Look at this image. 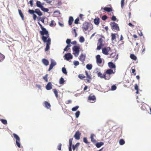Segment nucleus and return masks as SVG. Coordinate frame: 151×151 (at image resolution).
<instances>
[{"label": "nucleus", "mask_w": 151, "mask_h": 151, "mask_svg": "<svg viewBox=\"0 0 151 151\" xmlns=\"http://www.w3.org/2000/svg\"><path fill=\"white\" fill-rule=\"evenodd\" d=\"M42 31H40L41 35H42V39L43 42H46V47L45 49L46 51H48L50 49V46L51 44V39L49 37L48 32L45 28L42 29Z\"/></svg>", "instance_id": "obj_1"}, {"label": "nucleus", "mask_w": 151, "mask_h": 151, "mask_svg": "<svg viewBox=\"0 0 151 151\" xmlns=\"http://www.w3.org/2000/svg\"><path fill=\"white\" fill-rule=\"evenodd\" d=\"M104 42L102 38H99L98 40L97 47L96 48L97 50H99L104 45Z\"/></svg>", "instance_id": "obj_2"}, {"label": "nucleus", "mask_w": 151, "mask_h": 151, "mask_svg": "<svg viewBox=\"0 0 151 151\" xmlns=\"http://www.w3.org/2000/svg\"><path fill=\"white\" fill-rule=\"evenodd\" d=\"M89 27L91 28V29H92V25L91 24L87 22H85L83 23L82 26V29L83 31H86L87 30Z\"/></svg>", "instance_id": "obj_3"}, {"label": "nucleus", "mask_w": 151, "mask_h": 151, "mask_svg": "<svg viewBox=\"0 0 151 151\" xmlns=\"http://www.w3.org/2000/svg\"><path fill=\"white\" fill-rule=\"evenodd\" d=\"M80 47L79 46H74L73 47V54L76 57H77L79 53Z\"/></svg>", "instance_id": "obj_4"}, {"label": "nucleus", "mask_w": 151, "mask_h": 151, "mask_svg": "<svg viewBox=\"0 0 151 151\" xmlns=\"http://www.w3.org/2000/svg\"><path fill=\"white\" fill-rule=\"evenodd\" d=\"M110 25L112 30L117 31L119 30V28L118 25L115 22H111L110 23Z\"/></svg>", "instance_id": "obj_5"}, {"label": "nucleus", "mask_w": 151, "mask_h": 151, "mask_svg": "<svg viewBox=\"0 0 151 151\" xmlns=\"http://www.w3.org/2000/svg\"><path fill=\"white\" fill-rule=\"evenodd\" d=\"M13 135L14 137L16 139V143L17 147L19 148L21 147V145L20 143V138L18 135L15 133H13Z\"/></svg>", "instance_id": "obj_6"}, {"label": "nucleus", "mask_w": 151, "mask_h": 151, "mask_svg": "<svg viewBox=\"0 0 151 151\" xmlns=\"http://www.w3.org/2000/svg\"><path fill=\"white\" fill-rule=\"evenodd\" d=\"M111 50V48L109 47H104L102 49V52L104 54L107 55L109 52Z\"/></svg>", "instance_id": "obj_7"}, {"label": "nucleus", "mask_w": 151, "mask_h": 151, "mask_svg": "<svg viewBox=\"0 0 151 151\" xmlns=\"http://www.w3.org/2000/svg\"><path fill=\"white\" fill-rule=\"evenodd\" d=\"M96 62L97 64L99 65L101 64L102 63V60L101 58V56L100 55H97L96 57Z\"/></svg>", "instance_id": "obj_8"}, {"label": "nucleus", "mask_w": 151, "mask_h": 151, "mask_svg": "<svg viewBox=\"0 0 151 151\" xmlns=\"http://www.w3.org/2000/svg\"><path fill=\"white\" fill-rule=\"evenodd\" d=\"M88 100L91 102H94L96 100V98L95 96L91 94L88 97Z\"/></svg>", "instance_id": "obj_9"}, {"label": "nucleus", "mask_w": 151, "mask_h": 151, "mask_svg": "<svg viewBox=\"0 0 151 151\" xmlns=\"http://www.w3.org/2000/svg\"><path fill=\"white\" fill-rule=\"evenodd\" d=\"M85 73L86 76L87 78V82H86V83H90L91 82V80L92 79L91 75V74H89L87 71H85Z\"/></svg>", "instance_id": "obj_10"}, {"label": "nucleus", "mask_w": 151, "mask_h": 151, "mask_svg": "<svg viewBox=\"0 0 151 151\" xmlns=\"http://www.w3.org/2000/svg\"><path fill=\"white\" fill-rule=\"evenodd\" d=\"M56 63L53 60H51V63L50 65L49 68L48 70V71H50L53 68V67L56 65Z\"/></svg>", "instance_id": "obj_11"}, {"label": "nucleus", "mask_w": 151, "mask_h": 151, "mask_svg": "<svg viewBox=\"0 0 151 151\" xmlns=\"http://www.w3.org/2000/svg\"><path fill=\"white\" fill-rule=\"evenodd\" d=\"M118 55H116L115 52H113L111 53L110 55V58H114V59L113 60L114 61H116L118 59Z\"/></svg>", "instance_id": "obj_12"}, {"label": "nucleus", "mask_w": 151, "mask_h": 151, "mask_svg": "<svg viewBox=\"0 0 151 151\" xmlns=\"http://www.w3.org/2000/svg\"><path fill=\"white\" fill-rule=\"evenodd\" d=\"M65 58L67 60L72 59L73 56L70 53L66 54L64 55Z\"/></svg>", "instance_id": "obj_13"}, {"label": "nucleus", "mask_w": 151, "mask_h": 151, "mask_svg": "<svg viewBox=\"0 0 151 151\" xmlns=\"http://www.w3.org/2000/svg\"><path fill=\"white\" fill-rule=\"evenodd\" d=\"M81 133L79 131H77L76 133L74 135V137L77 140H79L80 139V136L81 135Z\"/></svg>", "instance_id": "obj_14"}, {"label": "nucleus", "mask_w": 151, "mask_h": 151, "mask_svg": "<svg viewBox=\"0 0 151 151\" xmlns=\"http://www.w3.org/2000/svg\"><path fill=\"white\" fill-rule=\"evenodd\" d=\"M85 58L86 56L84 55L83 54H81L78 58L83 63L85 60Z\"/></svg>", "instance_id": "obj_15"}, {"label": "nucleus", "mask_w": 151, "mask_h": 151, "mask_svg": "<svg viewBox=\"0 0 151 151\" xmlns=\"http://www.w3.org/2000/svg\"><path fill=\"white\" fill-rule=\"evenodd\" d=\"M108 65L110 68H116L115 65L111 62L108 63Z\"/></svg>", "instance_id": "obj_16"}, {"label": "nucleus", "mask_w": 151, "mask_h": 151, "mask_svg": "<svg viewBox=\"0 0 151 151\" xmlns=\"http://www.w3.org/2000/svg\"><path fill=\"white\" fill-rule=\"evenodd\" d=\"M94 137H96L95 135L93 134H91L90 138L91 139V141L93 143H96V139L94 138Z\"/></svg>", "instance_id": "obj_17"}, {"label": "nucleus", "mask_w": 151, "mask_h": 151, "mask_svg": "<svg viewBox=\"0 0 151 151\" xmlns=\"http://www.w3.org/2000/svg\"><path fill=\"white\" fill-rule=\"evenodd\" d=\"M44 106L47 109H49L51 107L50 104L47 101H45L44 102Z\"/></svg>", "instance_id": "obj_18"}, {"label": "nucleus", "mask_w": 151, "mask_h": 151, "mask_svg": "<svg viewBox=\"0 0 151 151\" xmlns=\"http://www.w3.org/2000/svg\"><path fill=\"white\" fill-rule=\"evenodd\" d=\"M46 88L47 90H50L52 88V85L51 82H49L46 85Z\"/></svg>", "instance_id": "obj_19"}, {"label": "nucleus", "mask_w": 151, "mask_h": 151, "mask_svg": "<svg viewBox=\"0 0 151 151\" xmlns=\"http://www.w3.org/2000/svg\"><path fill=\"white\" fill-rule=\"evenodd\" d=\"M93 22L94 24L96 25H98L100 23V19L99 17L96 18L94 20Z\"/></svg>", "instance_id": "obj_20"}, {"label": "nucleus", "mask_w": 151, "mask_h": 151, "mask_svg": "<svg viewBox=\"0 0 151 151\" xmlns=\"http://www.w3.org/2000/svg\"><path fill=\"white\" fill-rule=\"evenodd\" d=\"M111 76L107 74L105 72L104 73V78L106 80H109L110 79Z\"/></svg>", "instance_id": "obj_21"}, {"label": "nucleus", "mask_w": 151, "mask_h": 151, "mask_svg": "<svg viewBox=\"0 0 151 151\" xmlns=\"http://www.w3.org/2000/svg\"><path fill=\"white\" fill-rule=\"evenodd\" d=\"M73 19L72 17H70L69 18V20L68 21V24L69 25H72L73 22Z\"/></svg>", "instance_id": "obj_22"}, {"label": "nucleus", "mask_w": 151, "mask_h": 151, "mask_svg": "<svg viewBox=\"0 0 151 151\" xmlns=\"http://www.w3.org/2000/svg\"><path fill=\"white\" fill-rule=\"evenodd\" d=\"M73 138H70L69 139V151H72L71 146H72V142Z\"/></svg>", "instance_id": "obj_23"}, {"label": "nucleus", "mask_w": 151, "mask_h": 151, "mask_svg": "<svg viewBox=\"0 0 151 151\" xmlns=\"http://www.w3.org/2000/svg\"><path fill=\"white\" fill-rule=\"evenodd\" d=\"M35 12L39 16H40L42 15V13L40 11V10L38 9H35Z\"/></svg>", "instance_id": "obj_24"}, {"label": "nucleus", "mask_w": 151, "mask_h": 151, "mask_svg": "<svg viewBox=\"0 0 151 151\" xmlns=\"http://www.w3.org/2000/svg\"><path fill=\"white\" fill-rule=\"evenodd\" d=\"M105 73L107 74H109V75H111L114 73L113 71V70L111 69H109L107 70Z\"/></svg>", "instance_id": "obj_25"}, {"label": "nucleus", "mask_w": 151, "mask_h": 151, "mask_svg": "<svg viewBox=\"0 0 151 151\" xmlns=\"http://www.w3.org/2000/svg\"><path fill=\"white\" fill-rule=\"evenodd\" d=\"M42 62L46 66H47L49 64L48 61L45 59H43L42 60Z\"/></svg>", "instance_id": "obj_26"}, {"label": "nucleus", "mask_w": 151, "mask_h": 151, "mask_svg": "<svg viewBox=\"0 0 151 151\" xmlns=\"http://www.w3.org/2000/svg\"><path fill=\"white\" fill-rule=\"evenodd\" d=\"M36 6L38 7L41 8L43 6L41 2L39 1H37L36 2Z\"/></svg>", "instance_id": "obj_27"}, {"label": "nucleus", "mask_w": 151, "mask_h": 151, "mask_svg": "<svg viewBox=\"0 0 151 151\" xmlns=\"http://www.w3.org/2000/svg\"><path fill=\"white\" fill-rule=\"evenodd\" d=\"M104 143L103 142H97V143L95 145L97 147V148H99L101 146L103 145H104Z\"/></svg>", "instance_id": "obj_28"}, {"label": "nucleus", "mask_w": 151, "mask_h": 151, "mask_svg": "<svg viewBox=\"0 0 151 151\" xmlns=\"http://www.w3.org/2000/svg\"><path fill=\"white\" fill-rule=\"evenodd\" d=\"M104 9L105 11L108 12H111L112 11V8L105 7L104 8Z\"/></svg>", "instance_id": "obj_29"}, {"label": "nucleus", "mask_w": 151, "mask_h": 151, "mask_svg": "<svg viewBox=\"0 0 151 151\" xmlns=\"http://www.w3.org/2000/svg\"><path fill=\"white\" fill-rule=\"evenodd\" d=\"M80 145V143L79 142L77 143L75 145H72L73 149V151L76 148H78V147Z\"/></svg>", "instance_id": "obj_30"}, {"label": "nucleus", "mask_w": 151, "mask_h": 151, "mask_svg": "<svg viewBox=\"0 0 151 151\" xmlns=\"http://www.w3.org/2000/svg\"><path fill=\"white\" fill-rule=\"evenodd\" d=\"M130 58L131 59L134 60H136L137 59L136 56L133 54H131L130 55Z\"/></svg>", "instance_id": "obj_31"}, {"label": "nucleus", "mask_w": 151, "mask_h": 151, "mask_svg": "<svg viewBox=\"0 0 151 151\" xmlns=\"http://www.w3.org/2000/svg\"><path fill=\"white\" fill-rule=\"evenodd\" d=\"M18 12H19V14L20 15V16H21V17L22 19L23 20L24 19V16L23 13L22 12L21 10L20 9H19Z\"/></svg>", "instance_id": "obj_32"}, {"label": "nucleus", "mask_w": 151, "mask_h": 151, "mask_svg": "<svg viewBox=\"0 0 151 151\" xmlns=\"http://www.w3.org/2000/svg\"><path fill=\"white\" fill-rule=\"evenodd\" d=\"M5 57L4 55L0 53V62L3 61L5 58Z\"/></svg>", "instance_id": "obj_33"}, {"label": "nucleus", "mask_w": 151, "mask_h": 151, "mask_svg": "<svg viewBox=\"0 0 151 151\" xmlns=\"http://www.w3.org/2000/svg\"><path fill=\"white\" fill-rule=\"evenodd\" d=\"M0 121L3 124L6 125L7 123V121L6 120L3 119H0Z\"/></svg>", "instance_id": "obj_34"}, {"label": "nucleus", "mask_w": 151, "mask_h": 151, "mask_svg": "<svg viewBox=\"0 0 151 151\" xmlns=\"http://www.w3.org/2000/svg\"><path fill=\"white\" fill-rule=\"evenodd\" d=\"M78 77L80 79H82L86 78V76L83 74H80L78 75Z\"/></svg>", "instance_id": "obj_35"}, {"label": "nucleus", "mask_w": 151, "mask_h": 151, "mask_svg": "<svg viewBox=\"0 0 151 151\" xmlns=\"http://www.w3.org/2000/svg\"><path fill=\"white\" fill-rule=\"evenodd\" d=\"M53 92L55 96L57 98L58 97V92L57 89H53Z\"/></svg>", "instance_id": "obj_36"}, {"label": "nucleus", "mask_w": 151, "mask_h": 151, "mask_svg": "<svg viewBox=\"0 0 151 151\" xmlns=\"http://www.w3.org/2000/svg\"><path fill=\"white\" fill-rule=\"evenodd\" d=\"M86 67L88 69L90 70L92 68V65L91 64H88L86 65Z\"/></svg>", "instance_id": "obj_37"}, {"label": "nucleus", "mask_w": 151, "mask_h": 151, "mask_svg": "<svg viewBox=\"0 0 151 151\" xmlns=\"http://www.w3.org/2000/svg\"><path fill=\"white\" fill-rule=\"evenodd\" d=\"M71 46V45H67L64 49V50L65 51H67L70 49V47Z\"/></svg>", "instance_id": "obj_38"}, {"label": "nucleus", "mask_w": 151, "mask_h": 151, "mask_svg": "<svg viewBox=\"0 0 151 151\" xmlns=\"http://www.w3.org/2000/svg\"><path fill=\"white\" fill-rule=\"evenodd\" d=\"M125 143V141L122 139H121L119 141V143L121 145H123Z\"/></svg>", "instance_id": "obj_39"}, {"label": "nucleus", "mask_w": 151, "mask_h": 151, "mask_svg": "<svg viewBox=\"0 0 151 151\" xmlns=\"http://www.w3.org/2000/svg\"><path fill=\"white\" fill-rule=\"evenodd\" d=\"M65 82V81L63 78L62 77H61L59 83L61 84H63Z\"/></svg>", "instance_id": "obj_40"}, {"label": "nucleus", "mask_w": 151, "mask_h": 151, "mask_svg": "<svg viewBox=\"0 0 151 151\" xmlns=\"http://www.w3.org/2000/svg\"><path fill=\"white\" fill-rule=\"evenodd\" d=\"M98 76L101 78H104V74H102L101 72H99L98 73Z\"/></svg>", "instance_id": "obj_41"}, {"label": "nucleus", "mask_w": 151, "mask_h": 151, "mask_svg": "<svg viewBox=\"0 0 151 151\" xmlns=\"http://www.w3.org/2000/svg\"><path fill=\"white\" fill-rule=\"evenodd\" d=\"M62 72L65 75H67V72L66 69L65 68H62Z\"/></svg>", "instance_id": "obj_42"}, {"label": "nucleus", "mask_w": 151, "mask_h": 151, "mask_svg": "<svg viewBox=\"0 0 151 151\" xmlns=\"http://www.w3.org/2000/svg\"><path fill=\"white\" fill-rule=\"evenodd\" d=\"M48 75L47 74H46L44 76H43V79L46 82H47L48 81L47 79Z\"/></svg>", "instance_id": "obj_43"}, {"label": "nucleus", "mask_w": 151, "mask_h": 151, "mask_svg": "<svg viewBox=\"0 0 151 151\" xmlns=\"http://www.w3.org/2000/svg\"><path fill=\"white\" fill-rule=\"evenodd\" d=\"M133 67H132V68H131V70H132V73L133 74H134V76H135L136 74V73L135 72V71H136V70H135V69H134V68H133Z\"/></svg>", "instance_id": "obj_44"}, {"label": "nucleus", "mask_w": 151, "mask_h": 151, "mask_svg": "<svg viewBox=\"0 0 151 151\" xmlns=\"http://www.w3.org/2000/svg\"><path fill=\"white\" fill-rule=\"evenodd\" d=\"M111 40L112 41L115 40L116 38L115 35V34L112 33L111 34Z\"/></svg>", "instance_id": "obj_45"}, {"label": "nucleus", "mask_w": 151, "mask_h": 151, "mask_svg": "<svg viewBox=\"0 0 151 151\" xmlns=\"http://www.w3.org/2000/svg\"><path fill=\"white\" fill-rule=\"evenodd\" d=\"M41 9L44 12H47L49 11V9L46 8H44L43 6L41 8Z\"/></svg>", "instance_id": "obj_46"}, {"label": "nucleus", "mask_w": 151, "mask_h": 151, "mask_svg": "<svg viewBox=\"0 0 151 151\" xmlns=\"http://www.w3.org/2000/svg\"><path fill=\"white\" fill-rule=\"evenodd\" d=\"M85 41L84 38L83 37H81L79 39V41L81 42H83Z\"/></svg>", "instance_id": "obj_47"}, {"label": "nucleus", "mask_w": 151, "mask_h": 151, "mask_svg": "<svg viewBox=\"0 0 151 151\" xmlns=\"http://www.w3.org/2000/svg\"><path fill=\"white\" fill-rule=\"evenodd\" d=\"M125 0H122L121 1V7L122 8H123L124 5Z\"/></svg>", "instance_id": "obj_48"}, {"label": "nucleus", "mask_w": 151, "mask_h": 151, "mask_svg": "<svg viewBox=\"0 0 151 151\" xmlns=\"http://www.w3.org/2000/svg\"><path fill=\"white\" fill-rule=\"evenodd\" d=\"M78 108H79V106H75V107L73 108L72 109V110L73 111H75L77 110V109Z\"/></svg>", "instance_id": "obj_49"}, {"label": "nucleus", "mask_w": 151, "mask_h": 151, "mask_svg": "<svg viewBox=\"0 0 151 151\" xmlns=\"http://www.w3.org/2000/svg\"><path fill=\"white\" fill-rule=\"evenodd\" d=\"M83 142L87 144H89V142L88 141L86 137H84L83 138Z\"/></svg>", "instance_id": "obj_50"}, {"label": "nucleus", "mask_w": 151, "mask_h": 151, "mask_svg": "<svg viewBox=\"0 0 151 151\" xmlns=\"http://www.w3.org/2000/svg\"><path fill=\"white\" fill-rule=\"evenodd\" d=\"M28 12L29 14H33L35 12V10L34 11L33 10L29 9L28 10Z\"/></svg>", "instance_id": "obj_51"}, {"label": "nucleus", "mask_w": 151, "mask_h": 151, "mask_svg": "<svg viewBox=\"0 0 151 151\" xmlns=\"http://www.w3.org/2000/svg\"><path fill=\"white\" fill-rule=\"evenodd\" d=\"M80 114V112L79 111H77L75 113V115L76 118H78Z\"/></svg>", "instance_id": "obj_52"}, {"label": "nucleus", "mask_w": 151, "mask_h": 151, "mask_svg": "<svg viewBox=\"0 0 151 151\" xmlns=\"http://www.w3.org/2000/svg\"><path fill=\"white\" fill-rule=\"evenodd\" d=\"M61 146L62 144L61 143H60L58 145V146H57V148L58 150H61Z\"/></svg>", "instance_id": "obj_53"}, {"label": "nucleus", "mask_w": 151, "mask_h": 151, "mask_svg": "<svg viewBox=\"0 0 151 151\" xmlns=\"http://www.w3.org/2000/svg\"><path fill=\"white\" fill-rule=\"evenodd\" d=\"M66 43L68 45H71L70 43L71 42V40L70 39H68L66 41Z\"/></svg>", "instance_id": "obj_54"}, {"label": "nucleus", "mask_w": 151, "mask_h": 151, "mask_svg": "<svg viewBox=\"0 0 151 151\" xmlns=\"http://www.w3.org/2000/svg\"><path fill=\"white\" fill-rule=\"evenodd\" d=\"M73 63L75 65L77 66L79 65V62L75 60L73 61Z\"/></svg>", "instance_id": "obj_55"}, {"label": "nucleus", "mask_w": 151, "mask_h": 151, "mask_svg": "<svg viewBox=\"0 0 151 151\" xmlns=\"http://www.w3.org/2000/svg\"><path fill=\"white\" fill-rule=\"evenodd\" d=\"M116 88V86L114 85H113L111 86V90L112 91H114L115 90Z\"/></svg>", "instance_id": "obj_56"}, {"label": "nucleus", "mask_w": 151, "mask_h": 151, "mask_svg": "<svg viewBox=\"0 0 151 151\" xmlns=\"http://www.w3.org/2000/svg\"><path fill=\"white\" fill-rule=\"evenodd\" d=\"M103 20H105L107 19V17L105 15L103 16L101 18Z\"/></svg>", "instance_id": "obj_57"}, {"label": "nucleus", "mask_w": 151, "mask_h": 151, "mask_svg": "<svg viewBox=\"0 0 151 151\" xmlns=\"http://www.w3.org/2000/svg\"><path fill=\"white\" fill-rule=\"evenodd\" d=\"M79 19L78 18H77L74 21V23L75 24H78V22L79 21Z\"/></svg>", "instance_id": "obj_58"}, {"label": "nucleus", "mask_w": 151, "mask_h": 151, "mask_svg": "<svg viewBox=\"0 0 151 151\" xmlns=\"http://www.w3.org/2000/svg\"><path fill=\"white\" fill-rule=\"evenodd\" d=\"M142 52L143 54L145 52V46H144V45L143 46H142Z\"/></svg>", "instance_id": "obj_59"}, {"label": "nucleus", "mask_w": 151, "mask_h": 151, "mask_svg": "<svg viewBox=\"0 0 151 151\" xmlns=\"http://www.w3.org/2000/svg\"><path fill=\"white\" fill-rule=\"evenodd\" d=\"M111 19L113 21H115L116 20V17L114 16H112Z\"/></svg>", "instance_id": "obj_60"}, {"label": "nucleus", "mask_w": 151, "mask_h": 151, "mask_svg": "<svg viewBox=\"0 0 151 151\" xmlns=\"http://www.w3.org/2000/svg\"><path fill=\"white\" fill-rule=\"evenodd\" d=\"M55 22L53 20H52L51 22V23L50 24V26H53L54 25Z\"/></svg>", "instance_id": "obj_61"}, {"label": "nucleus", "mask_w": 151, "mask_h": 151, "mask_svg": "<svg viewBox=\"0 0 151 151\" xmlns=\"http://www.w3.org/2000/svg\"><path fill=\"white\" fill-rule=\"evenodd\" d=\"M134 89L136 90H139L138 86L136 84H135V85Z\"/></svg>", "instance_id": "obj_62"}, {"label": "nucleus", "mask_w": 151, "mask_h": 151, "mask_svg": "<svg viewBox=\"0 0 151 151\" xmlns=\"http://www.w3.org/2000/svg\"><path fill=\"white\" fill-rule=\"evenodd\" d=\"M29 3L30 4L31 6L32 7L33 6V1L32 0H31L29 1Z\"/></svg>", "instance_id": "obj_63"}, {"label": "nucleus", "mask_w": 151, "mask_h": 151, "mask_svg": "<svg viewBox=\"0 0 151 151\" xmlns=\"http://www.w3.org/2000/svg\"><path fill=\"white\" fill-rule=\"evenodd\" d=\"M37 17L36 15L35 14H33V18L34 20H36V19Z\"/></svg>", "instance_id": "obj_64"}]
</instances>
